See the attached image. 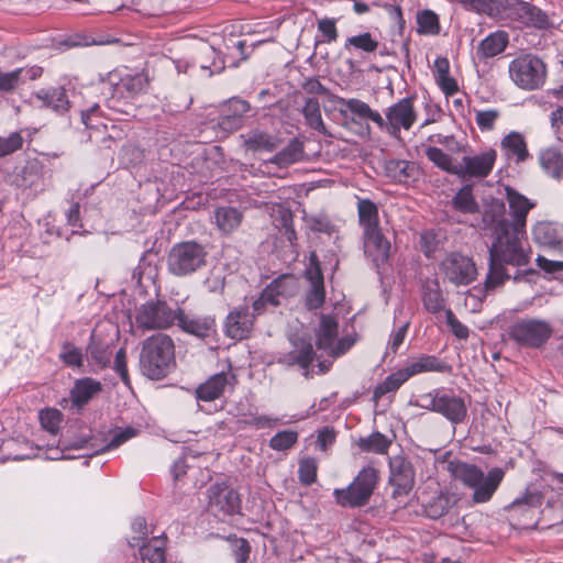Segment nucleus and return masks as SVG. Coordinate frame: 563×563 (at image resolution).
I'll list each match as a JSON object with an SVG mask.
<instances>
[{"mask_svg": "<svg viewBox=\"0 0 563 563\" xmlns=\"http://www.w3.org/2000/svg\"><path fill=\"white\" fill-rule=\"evenodd\" d=\"M506 197L514 223L505 219L504 205H493L483 214L484 228L490 230L494 236L488 249L489 268L485 280L486 290H493L510 278L505 264L526 266L531 258L525 229L527 216L534 203L509 187L506 188Z\"/></svg>", "mask_w": 563, "mask_h": 563, "instance_id": "nucleus-1", "label": "nucleus"}, {"mask_svg": "<svg viewBox=\"0 0 563 563\" xmlns=\"http://www.w3.org/2000/svg\"><path fill=\"white\" fill-rule=\"evenodd\" d=\"M451 475L460 481L465 487L472 489V501L485 504L492 500L505 477V470L492 467L487 473L474 464L465 462H450Z\"/></svg>", "mask_w": 563, "mask_h": 563, "instance_id": "nucleus-2", "label": "nucleus"}, {"mask_svg": "<svg viewBox=\"0 0 563 563\" xmlns=\"http://www.w3.org/2000/svg\"><path fill=\"white\" fill-rule=\"evenodd\" d=\"M175 363L173 340L162 333L150 336L143 343L140 365L143 374L151 379L165 377Z\"/></svg>", "mask_w": 563, "mask_h": 563, "instance_id": "nucleus-3", "label": "nucleus"}, {"mask_svg": "<svg viewBox=\"0 0 563 563\" xmlns=\"http://www.w3.org/2000/svg\"><path fill=\"white\" fill-rule=\"evenodd\" d=\"M508 74L516 87L533 91L545 84L548 69L539 56L528 53L517 56L509 63Z\"/></svg>", "mask_w": 563, "mask_h": 563, "instance_id": "nucleus-4", "label": "nucleus"}, {"mask_svg": "<svg viewBox=\"0 0 563 563\" xmlns=\"http://www.w3.org/2000/svg\"><path fill=\"white\" fill-rule=\"evenodd\" d=\"M208 251L206 246L196 241H186L175 244L169 251L167 265L175 276L190 275L207 264Z\"/></svg>", "mask_w": 563, "mask_h": 563, "instance_id": "nucleus-5", "label": "nucleus"}, {"mask_svg": "<svg viewBox=\"0 0 563 563\" xmlns=\"http://www.w3.org/2000/svg\"><path fill=\"white\" fill-rule=\"evenodd\" d=\"M377 481V471L372 466L364 467L347 487L334 489L335 503L341 507L347 508H357L366 505Z\"/></svg>", "mask_w": 563, "mask_h": 563, "instance_id": "nucleus-6", "label": "nucleus"}, {"mask_svg": "<svg viewBox=\"0 0 563 563\" xmlns=\"http://www.w3.org/2000/svg\"><path fill=\"white\" fill-rule=\"evenodd\" d=\"M419 406L442 415L454 424L461 423L467 415L464 399L445 389H434L420 396Z\"/></svg>", "mask_w": 563, "mask_h": 563, "instance_id": "nucleus-7", "label": "nucleus"}, {"mask_svg": "<svg viewBox=\"0 0 563 563\" xmlns=\"http://www.w3.org/2000/svg\"><path fill=\"white\" fill-rule=\"evenodd\" d=\"M498 18L518 22L526 27L547 30L552 26L548 13L539 7L522 0H501Z\"/></svg>", "mask_w": 563, "mask_h": 563, "instance_id": "nucleus-8", "label": "nucleus"}, {"mask_svg": "<svg viewBox=\"0 0 563 563\" xmlns=\"http://www.w3.org/2000/svg\"><path fill=\"white\" fill-rule=\"evenodd\" d=\"M508 334L519 345L536 349L550 339L552 328L545 320L521 319L509 327Z\"/></svg>", "mask_w": 563, "mask_h": 563, "instance_id": "nucleus-9", "label": "nucleus"}, {"mask_svg": "<svg viewBox=\"0 0 563 563\" xmlns=\"http://www.w3.org/2000/svg\"><path fill=\"white\" fill-rule=\"evenodd\" d=\"M413 100V97H405L388 107L379 129L395 139H399L401 129L410 130L417 120Z\"/></svg>", "mask_w": 563, "mask_h": 563, "instance_id": "nucleus-10", "label": "nucleus"}, {"mask_svg": "<svg viewBox=\"0 0 563 563\" xmlns=\"http://www.w3.org/2000/svg\"><path fill=\"white\" fill-rule=\"evenodd\" d=\"M440 271L444 278L454 286H466L477 275L473 260L457 252H452L442 260Z\"/></svg>", "mask_w": 563, "mask_h": 563, "instance_id": "nucleus-11", "label": "nucleus"}, {"mask_svg": "<svg viewBox=\"0 0 563 563\" xmlns=\"http://www.w3.org/2000/svg\"><path fill=\"white\" fill-rule=\"evenodd\" d=\"M177 318V310L172 309L165 301H147L142 305L136 314V323L146 330L165 329Z\"/></svg>", "mask_w": 563, "mask_h": 563, "instance_id": "nucleus-12", "label": "nucleus"}, {"mask_svg": "<svg viewBox=\"0 0 563 563\" xmlns=\"http://www.w3.org/2000/svg\"><path fill=\"white\" fill-rule=\"evenodd\" d=\"M208 507L219 517L232 516L240 511L241 499L238 492L225 483H216L208 488Z\"/></svg>", "mask_w": 563, "mask_h": 563, "instance_id": "nucleus-13", "label": "nucleus"}, {"mask_svg": "<svg viewBox=\"0 0 563 563\" xmlns=\"http://www.w3.org/2000/svg\"><path fill=\"white\" fill-rule=\"evenodd\" d=\"M389 484L394 487L393 497L408 495L415 485L416 472L412 463L404 455L389 457Z\"/></svg>", "mask_w": 563, "mask_h": 563, "instance_id": "nucleus-14", "label": "nucleus"}, {"mask_svg": "<svg viewBox=\"0 0 563 563\" xmlns=\"http://www.w3.org/2000/svg\"><path fill=\"white\" fill-rule=\"evenodd\" d=\"M309 288L305 296V306L309 310L319 309L325 300L324 278L317 261L316 254L311 255L310 264L305 272Z\"/></svg>", "mask_w": 563, "mask_h": 563, "instance_id": "nucleus-15", "label": "nucleus"}, {"mask_svg": "<svg viewBox=\"0 0 563 563\" xmlns=\"http://www.w3.org/2000/svg\"><path fill=\"white\" fill-rule=\"evenodd\" d=\"M497 153L495 150H488L481 154L473 156H464L462 163H459L457 175L461 178L474 177L484 178L487 177L495 165Z\"/></svg>", "mask_w": 563, "mask_h": 563, "instance_id": "nucleus-16", "label": "nucleus"}, {"mask_svg": "<svg viewBox=\"0 0 563 563\" xmlns=\"http://www.w3.org/2000/svg\"><path fill=\"white\" fill-rule=\"evenodd\" d=\"M254 325V314L250 307L244 305L234 308L227 317L224 323L225 334L235 340H242L249 336Z\"/></svg>", "mask_w": 563, "mask_h": 563, "instance_id": "nucleus-17", "label": "nucleus"}, {"mask_svg": "<svg viewBox=\"0 0 563 563\" xmlns=\"http://www.w3.org/2000/svg\"><path fill=\"white\" fill-rule=\"evenodd\" d=\"M292 345L294 349L287 353L282 354L278 357L277 363L286 366L298 365L305 371L303 375L309 377V365L316 357V353L310 340L301 338L294 341Z\"/></svg>", "mask_w": 563, "mask_h": 563, "instance_id": "nucleus-18", "label": "nucleus"}, {"mask_svg": "<svg viewBox=\"0 0 563 563\" xmlns=\"http://www.w3.org/2000/svg\"><path fill=\"white\" fill-rule=\"evenodd\" d=\"M364 252L378 266L388 260L390 243L379 227L363 231Z\"/></svg>", "mask_w": 563, "mask_h": 563, "instance_id": "nucleus-19", "label": "nucleus"}, {"mask_svg": "<svg viewBox=\"0 0 563 563\" xmlns=\"http://www.w3.org/2000/svg\"><path fill=\"white\" fill-rule=\"evenodd\" d=\"M112 354V344L102 341L92 332L86 346V355L91 371L97 373L108 367L111 363Z\"/></svg>", "mask_w": 563, "mask_h": 563, "instance_id": "nucleus-20", "label": "nucleus"}, {"mask_svg": "<svg viewBox=\"0 0 563 563\" xmlns=\"http://www.w3.org/2000/svg\"><path fill=\"white\" fill-rule=\"evenodd\" d=\"M234 376L229 373H218L212 375L208 380L200 384L196 389V396L202 401H212L220 398L227 387L232 385Z\"/></svg>", "mask_w": 563, "mask_h": 563, "instance_id": "nucleus-21", "label": "nucleus"}, {"mask_svg": "<svg viewBox=\"0 0 563 563\" xmlns=\"http://www.w3.org/2000/svg\"><path fill=\"white\" fill-rule=\"evenodd\" d=\"M297 291V278L294 275H282L265 287V298L271 297L273 307H277L284 299L295 296Z\"/></svg>", "mask_w": 563, "mask_h": 563, "instance_id": "nucleus-22", "label": "nucleus"}, {"mask_svg": "<svg viewBox=\"0 0 563 563\" xmlns=\"http://www.w3.org/2000/svg\"><path fill=\"white\" fill-rule=\"evenodd\" d=\"M538 162L543 173L555 179H563V152L556 146L540 150Z\"/></svg>", "mask_w": 563, "mask_h": 563, "instance_id": "nucleus-23", "label": "nucleus"}, {"mask_svg": "<svg viewBox=\"0 0 563 563\" xmlns=\"http://www.w3.org/2000/svg\"><path fill=\"white\" fill-rule=\"evenodd\" d=\"M509 44V34L504 30H497L483 38L477 46L479 59L493 58L505 52Z\"/></svg>", "mask_w": 563, "mask_h": 563, "instance_id": "nucleus-24", "label": "nucleus"}, {"mask_svg": "<svg viewBox=\"0 0 563 563\" xmlns=\"http://www.w3.org/2000/svg\"><path fill=\"white\" fill-rule=\"evenodd\" d=\"M43 107L52 109L58 114H64L69 109V100L63 87H51L40 89L34 93Z\"/></svg>", "mask_w": 563, "mask_h": 563, "instance_id": "nucleus-25", "label": "nucleus"}, {"mask_svg": "<svg viewBox=\"0 0 563 563\" xmlns=\"http://www.w3.org/2000/svg\"><path fill=\"white\" fill-rule=\"evenodd\" d=\"M176 321L179 328L198 338L208 336L214 324V320L210 317H189L179 309Z\"/></svg>", "mask_w": 563, "mask_h": 563, "instance_id": "nucleus-26", "label": "nucleus"}, {"mask_svg": "<svg viewBox=\"0 0 563 563\" xmlns=\"http://www.w3.org/2000/svg\"><path fill=\"white\" fill-rule=\"evenodd\" d=\"M212 219L222 234H230L241 225L243 213L234 207H219L214 210Z\"/></svg>", "mask_w": 563, "mask_h": 563, "instance_id": "nucleus-27", "label": "nucleus"}, {"mask_svg": "<svg viewBox=\"0 0 563 563\" xmlns=\"http://www.w3.org/2000/svg\"><path fill=\"white\" fill-rule=\"evenodd\" d=\"M339 324L333 316L321 314L317 329V347L325 353L331 350L338 338Z\"/></svg>", "mask_w": 563, "mask_h": 563, "instance_id": "nucleus-28", "label": "nucleus"}, {"mask_svg": "<svg viewBox=\"0 0 563 563\" xmlns=\"http://www.w3.org/2000/svg\"><path fill=\"white\" fill-rule=\"evenodd\" d=\"M450 366L433 355H422L417 360L411 361L402 369L408 379L415 375L426 372L445 373L450 371Z\"/></svg>", "mask_w": 563, "mask_h": 563, "instance_id": "nucleus-29", "label": "nucleus"}, {"mask_svg": "<svg viewBox=\"0 0 563 563\" xmlns=\"http://www.w3.org/2000/svg\"><path fill=\"white\" fill-rule=\"evenodd\" d=\"M501 150L509 159H515L517 164L525 162L530 155L527 148L525 137L519 132H510L500 143Z\"/></svg>", "mask_w": 563, "mask_h": 563, "instance_id": "nucleus-30", "label": "nucleus"}, {"mask_svg": "<svg viewBox=\"0 0 563 563\" xmlns=\"http://www.w3.org/2000/svg\"><path fill=\"white\" fill-rule=\"evenodd\" d=\"M100 390V382L90 377L80 378L76 380L75 386L70 390L71 401L76 407L80 408Z\"/></svg>", "mask_w": 563, "mask_h": 563, "instance_id": "nucleus-31", "label": "nucleus"}, {"mask_svg": "<svg viewBox=\"0 0 563 563\" xmlns=\"http://www.w3.org/2000/svg\"><path fill=\"white\" fill-rule=\"evenodd\" d=\"M433 75L445 96H453L457 92L459 86L456 80L450 76V63L446 57H438L434 60Z\"/></svg>", "mask_w": 563, "mask_h": 563, "instance_id": "nucleus-32", "label": "nucleus"}, {"mask_svg": "<svg viewBox=\"0 0 563 563\" xmlns=\"http://www.w3.org/2000/svg\"><path fill=\"white\" fill-rule=\"evenodd\" d=\"M534 240L551 249H558L563 245L562 232L551 222H539L533 229Z\"/></svg>", "mask_w": 563, "mask_h": 563, "instance_id": "nucleus-33", "label": "nucleus"}, {"mask_svg": "<svg viewBox=\"0 0 563 563\" xmlns=\"http://www.w3.org/2000/svg\"><path fill=\"white\" fill-rule=\"evenodd\" d=\"M386 174L397 183H409L417 174V166L412 162L404 159H390L385 165Z\"/></svg>", "mask_w": 563, "mask_h": 563, "instance_id": "nucleus-34", "label": "nucleus"}, {"mask_svg": "<svg viewBox=\"0 0 563 563\" xmlns=\"http://www.w3.org/2000/svg\"><path fill=\"white\" fill-rule=\"evenodd\" d=\"M422 302L430 313L444 309V298L437 279H428L422 287Z\"/></svg>", "mask_w": 563, "mask_h": 563, "instance_id": "nucleus-35", "label": "nucleus"}, {"mask_svg": "<svg viewBox=\"0 0 563 563\" xmlns=\"http://www.w3.org/2000/svg\"><path fill=\"white\" fill-rule=\"evenodd\" d=\"M139 548L142 563H165V539L153 537Z\"/></svg>", "mask_w": 563, "mask_h": 563, "instance_id": "nucleus-36", "label": "nucleus"}, {"mask_svg": "<svg viewBox=\"0 0 563 563\" xmlns=\"http://www.w3.org/2000/svg\"><path fill=\"white\" fill-rule=\"evenodd\" d=\"M357 216L363 231L379 227L378 207L368 198H357Z\"/></svg>", "mask_w": 563, "mask_h": 563, "instance_id": "nucleus-37", "label": "nucleus"}, {"mask_svg": "<svg viewBox=\"0 0 563 563\" xmlns=\"http://www.w3.org/2000/svg\"><path fill=\"white\" fill-rule=\"evenodd\" d=\"M303 155V145L298 139H292L280 152H278L271 163L279 167H287L301 159Z\"/></svg>", "mask_w": 563, "mask_h": 563, "instance_id": "nucleus-38", "label": "nucleus"}, {"mask_svg": "<svg viewBox=\"0 0 563 563\" xmlns=\"http://www.w3.org/2000/svg\"><path fill=\"white\" fill-rule=\"evenodd\" d=\"M417 33L420 35H439L441 32L440 18L430 9L418 11L416 15Z\"/></svg>", "mask_w": 563, "mask_h": 563, "instance_id": "nucleus-39", "label": "nucleus"}, {"mask_svg": "<svg viewBox=\"0 0 563 563\" xmlns=\"http://www.w3.org/2000/svg\"><path fill=\"white\" fill-rule=\"evenodd\" d=\"M306 123L319 133L327 135L328 131L322 120L320 103L316 98L306 99L305 106L301 110Z\"/></svg>", "mask_w": 563, "mask_h": 563, "instance_id": "nucleus-40", "label": "nucleus"}, {"mask_svg": "<svg viewBox=\"0 0 563 563\" xmlns=\"http://www.w3.org/2000/svg\"><path fill=\"white\" fill-rule=\"evenodd\" d=\"M456 499L448 494H440L424 505V514L430 519H439L455 506Z\"/></svg>", "mask_w": 563, "mask_h": 563, "instance_id": "nucleus-41", "label": "nucleus"}, {"mask_svg": "<svg viewBox=\"0 0 563 563\" xmlns=\"http://www.w3.org/2000/svg\"><path fill=\"white\" fill-rule=\"evenodd\" d=\"M424 153L427 158L440 169L452 175H457L459 170L461 172L459 164L453 163V158L441 148L429 146L426 148Z\"/></svg>", "mask_w": 563, "mask_h": 563, "instance_id": "nucleus-42", "label": "nucleus"}, {"mask_svg": "<svg viewBox=\"0 0 563 563\" xmlns=\"http://www.w3.org/2000/svg\"><path fill=\"white\" fill-rule=\"evenodd\" d=\"M278 145V140L265 132L255 130L250 132L245 140V146L252 151H274Z\"/></svg>", "mask_w": 563, "mask_h": 563, "instance_id": "nucleus-43", "label": "nucleus"}, {"mask_svg": "<svg viewBox=\"0 0 563 563\" xmlns=\"http://www.w3.org/2000/svg\"><path fill=\"white\" fill-rule=\"evenodd\" d=\"M357 444L364 452L385 454L391 444V440L380 432H373L366 438H361Z\"/></svg>", "mask_w": 563, "mask_h": 563, "instance_id": "nucleus-44", "label": "nucleus"}, {"mask_svg": "<svg viewBox=\"0 0 563 563\" xmlns=\"http://www.w3.org/2000/svg\"><path fill=\"white\" fill-rule=\"evenodd\" d=\"M200 67L208 69L210 75L219 74L225 68V63L221 58L220 53L212 46L205 45L199 56Z\"/></svg>", "mask_w": 563, "mask_h": 563, "instance_id": "nucleus-45", "label": "nucleus"}, {"mask_svg": "<svg viewBox=\"0 0 563 563\" xmlns=\"http://www.w3.org/2000/svg\"><path fill=\"white\" fill-rule=\"evenodd\" d=\"M342 104L350 110L352 113L358 115L363 119H369L377 125H382L383 123V117L377 111H374L366 102L360 100V99H347L342 100Z\"/></svg>", "mask_w": 563, "mask_h": 563, "instance_id": "nucleus-46", "label": "nucleus"}, {"mask_svg": "<svg viewBox=\"0 0 563 563\" xmlns=\"http://www.w3.org/2000/svg\"><path fill=\"white\" fill-rule=\"evenodd\" d=\"M148 85L147 78L143 74L125 75L118 84V89L126 97H134L143 92Z\"/></svg>", "mask_w": 563, "mask_h": 563, "instance_id": "nucleus-47", "label": "nucleus"}, {"mask_svg": "<svg viewBox=\"0 0 563 563\" xmlns=\"http://www.w3.org/2000/svg\"><path fill=\"white\" fill-rule=\"evenodd\" d=\"M452 203L456 210L464 213H474L478 210L471 185L463 186L454 196Z\"/></svg>", "mask_w": 563, "mask_h": 563, "instance_id": "nucleus-48", "label": "nucleus"}, {"mask_svg": "<svg viewBox=\"0 0 563 563\" xmlns=\"http://www.w3.org/2000/svg\"><path fill=\"white\" fill-rule=\"evenodd\" d=\"M41 180V167L37 163H27L15 176L13 183L21 188L36 187Z\"/></svg>", "mask_w": 563, "mask_h": 563, "instance_id": "nucleus-49", "label": "nucleus"}, {"mask_svg": "<svg viewBox=\"0 0 563 563\" xmlns=\"http://www.w3.org/2000/svg\"><path fill=\"white\" fill-rule=\"evenodd\" d=\"M378 42L373 38L371 33L364 32L346 38L344 49L351 52L352 49L361 51L364 53H373L377 49Z\"/></svg>", "mask_w": 563, "mask_h": 563, "instance_id": "nucleus-50", "label": "nucleus"}, {"mask_svg": "<svg viewBox=\"0 0 563 563\" xmlns=\"http://www.w3.org/2000/svg\"><path fill=\"white\" fill-rule=\"evenodd\" d=\"M407 380L408 377L402 368L388 375L385 380L374 389V398L378 399L388 393L397 390Z\"/></svg>", "mask_w": 563, "mask_h": 563, "instance_id": "nucleus-51", "label": "nucleus"}, {"mask_svg": "<svg viewBox=\"0 0 563 563\" xmlns=\"http://www.w3.org/2000/svg\"><path fill=\"white\" fill-rule=\"evenodd\" d=\"M60 361L73 368H80L84 366V354L80 347H77L70 342H64L59 352Z\"/></svg>", "mask_w": 563, "mask_h": 563, "instance_id": "nucleus-52", "label": "nucleus"}, {"mask_svg": "<svg viewBox=\"0 0 563 563\" xmlns=\"http://www.w3.org/2000/svg\"><path fill=\"white\" fill-rule=\"evenodd\" d=\"M38 418L43 429L53 435L58 433L63 421V415L59 410L53 408L41 410Z\"/></svg>", "mask_w": 563, "mask_h": 563, "instance_id": "nucleus-53", "label": "nucleus"}, {"mask_svg": "<svg viewBox=\"0 0 563 563\" xmlns=\"http://www.w3.org/2000/svg\"><path fill=\"white\" fill-rule=\"evenodd\" d=\"M317 29L320 35V38L317 41V44L333 43L339 37L336 21L333 18H323L318 20Z\"/></svg>", "mask_w": 563, "mask_h": 563, "instance_id": "nucleus-54", "label": "nucleus"}, {"mask_svg": "<svg viewBox=\"0 0 563 563\" xmlns=\"http://www.w3.org/2000/svg\"><path fill=\"white\" fill-rule=\"evenodd\" d=\"M298 441V433L292 430L277 432L269 440L271 449L275 451H285L290 449Z\"/></svg>", "mask_w": 563, "mask_h": 563, "instance_id": "nucleus-55", "label": "nucleus"}, {"mask_svg": "<svg viewBox=\"0 0 563 563\" xmlns=\"http://www.w3.org/2000/svg\"><path fill=\"white\" fill-rule=\"evenodd\" d=\"M318 464L313 457H303L299 462L298 475L305 485H311L317 479Z\"/></svg>", "mask_w": 563, "mask_h": 563, "instance_id": "nucleus-56", "label": "nucleus"}, {"mask_svg": "<svg viewBox=\"0 0 563 563\" xmlns=\"http://www.w3.org/2000/svg\"><path fill=\"white\" fill-rule=\"evenodd\" d=\"M21 85L23 82L18 68L11 71L0 70V91L13 92Z\"/></svg>", "mask_w": 563, "mask_h": 563, "instance_id": "nucleus-57", "label": "nucleus"}, {"mask_svg": "<svg viewBox=\"0 0 563 563\" xmlns=\"http://www.w3.org/2000/svg\"><path fill=\"white\" fill-rule=\"evenodd\" d=\"M132 532L134 534L128 540L131 548L140 547L142 543H145L144 540L147 538L146 520L142 517L135 518L132 522Z\"/></svg>", "mask_w": 563, "mask_h": 563, "instance_id": "nucleus-58", "label": "nucleus"}, {"mask_svg": "<svg viewBox=\"0 0 563 563\" xmlns=\"http://www.w3.org/2000/svg\"><path fill=\"white\" fill-rule=\"evenodd\" d=\"M23 139L20 133L13 132L7 137H0V158L20 150Z\"/></svg>", "mask_w": 563, "mask_h": 563, "instance_id": "nucleus-59", "label": "nucleus"}, {"mask_svg": "<svg viewBox=\"0 0 563 563\" xmlns=\"http://www.w3.org/2000/svg\"><path fill=\"white\" fill-rule=\"evenodd\" d=\"M499 112L495 109L479 110L475 113V122L482 131H489L494 128Z\"/></svg>", "mask_w": 563, "mask_h": 563, "instance_id": "nucleus-60", "label": "nucleus"}, {"mask_svg": "<svg viewBox=\"0 0 563 563\" xmlns=\"http://www.w3.org/2000/svg\"><path fill=\"white\" fill-rule=\"evenodd\" d=\"M446 324L451 332L460 340H467L470 335L468 328L463 324L451 309L445 310Z\"/></svg>", "mask_w": 563, "mask_h": 563, "instance_id": "nucleus-61", "label": "nucleus"}, {"mask_svg": "<svg viewBox=\"0 0 563 563\" xmlns=\"http://www.w3.org/2000/svg\"><path fill=\"white\" fill-rule=\"evenodd\" d=\"M136 435V430L132 427H128L125 428L124 430H117L111 440L109 441V443L103 446L100 452H104V451H110V450H113V449H117L118 446H120L121 444H123L125 441L132 439L133 437Z\"/></svg>", "mask_w": 563, "mask_h": 563, "instance_id": "nucleus-62", "label": "nucleus"}, {"mask_svg": "<svg viewBox=\"0 0 563 563\" xmlns=\"http://www.w3.org/2000/svg\"><path fill=\"white\" fill-rule=\"evenodd\" d=\"M223 110L243 121V117L251 110V106L247 101L235 97L224 104Z\"/></svg>", "mask_w": 563, "mask_h": 563, "instance_id": "nucleus-63", "label": "nucleus"}, {"mask_svg": "<svg viewBox=\"0 0 563 563\" xmlns=\"http://www.w3.org/2000/svg\"><path fill=\"white\" fill-rule=\"evenodd\" d=\"M251 545L247 540L236 539L233 544V556L236 563H246L250 558Z\"/></svg>", "mask_w": 563, "mask_h": 563, "instance_id": "nucleus-64", "label": "nucleus"}]
</instances>
